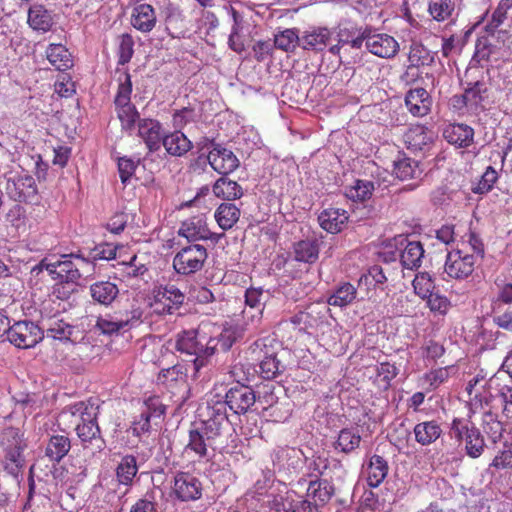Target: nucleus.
<instances>
[{"label":"nucleus","instance_id":"1","mask_svg":"<svg viewBox=\"0 0 512 512\" xmlns=\"http://www.w3.org/2000/svg\"><path fill=\"white\" fill-rule=\"evenodd\" d=\"M202 415L203 420L191 425L184 449L186 453H194L199 460L208 459L216 449H222L226 438L235 433L228 416L224 415L222 404L212 410L205 409Z\"/></svg>","mask_w":512,"mask_h":512},{"label":"nucleus","instance_id":"2","mask_svg":"<svg viewBox=\"0 0 512 512\" xmlns=\"http://www.w3.org/2000/svg\"><path fill=\"white\" fill-rule=\"evenodd\" d=\"M46 271L55 281L77 284L81 278H88L95 271L93 262L75 254L58 255L49 253L34 265V274Z\"/></svg>","mask_w":512,"mask_h":512},{"label":"nucleus","instance_id":"3","mask_svg":"<svg viewBox=\"0 0 512 512\" xmlns=\"http://www.w3.org/2000/svg\"><path fill=\"white\" fill-rule=\"evenodd\" d=\"M484 256V244L475 232H469L463 236L461 247L448 252L444 265V271L453 279H465L469 277L477 261Z\"/></svg>","mask_w":512,"mask_h":512},{"label":"nucleus","instance_id":"4","mask_svg":"<svg viewBox=\"0 0 512 512\" xmlns=\"http://www.w3.org/2000/svg\"><path fill=\"white\" fill-rule=\"evenodd\" d=\"M176 350L188 356H194L192 360L193 376L198 377L200 370L208 363L209 358L217 349V341L209 337L203 327L196 330H187L178 334Z\"/></svg>","mask_w":512,"mask_h":512},{"label":"nucleus","instance_id":"5","mask_svg":"<svg viewBox=\"0 0 512 512\" xmlns=\"http://www.w3.org/2000/svg\"><path fill=\"white\" fill-rule=\"evenodd\" d=\"M346 43L356 50L365 47L367 52L382 59H392L400 50V44L395 37L371 25L356 28V36Z\"/></svg>","mask_w":512,"mask_h":512},{"label":"nucleus","instance_id":"6","mask_svg":"<svg viewBox=\"0 0 512 512\" xmlns=\"http://www.w3.org/2000/svg\"><path fill=\"white\" fill-rule=\"evenodd\" d=\"M53 304L55 301L51 299L43 303L41 320L34 325V328L41 332L42 337L46 333L47 337L53 339L76 341V336H74L78 332L76 327L64 321L63 318H59L60 309L51 307Z\"/></svg>","mask_w":512,"mask_h":512},{"label":"nucleus","instance_id":"7","mask_svg":"<svg viewBox=\"0 0 512 512\" xmlns=\"http://www.w3.org/2000/svg\"><path fill=\"white\" fill-rule=\"evenodd\" d=\"M208 258L207 248L199 243L180 246L173 257V269L182 276H190L201 271Z\"/></svg>","mask_w":512,"mask_h":512},{"label":"nucleus","instance_id":"8","mask_svg":"<svg viewBox=\"0 0 512 512\" xmlns=\"http://www.w3.org/2000/svg\"><path fill=\"white\" fill-rule=\"evenodd\" d=\"M0 448L4 469L18 480L23 474L25 459L22 455L21 440L13 429H7L0 435Z\"/></svg>","mask_w":512,"mask_h":512},{"label":"nucleus","instance_id":"9","mask_svg":"<svg viewBox=\"0 0 512 512\" xmlns=\"http://www.w3.org/2000/svg\"><path fill=\"white\" fill-rule=\"evenodd\" d=\"M397 251H382L380 257L385 262L394 261L400 257L402 266L406 269H417L421 266L424 249L419 241H409L406 236L399 235L394 238Z\"/></svg>","mask_w":512,"mask_h":512},{"label":"nucleus","instance_id":"10","mask_svg":"<svg viewBox=\"0 0 512 512\" xmlns=\"http://www.w3.org/2000/svg\"><path fill=\"white\" fill-rule=\"evenodd\" d=\"M255 401L256 396L251 387L236 384L226 392L224 400H215L213 398L208 400L206 410H212L216 408V405L222 404L225 416H227V407L235 414L241 415L246 414L254 405Z\"/></svg>","mask_w":512,"mask_h":512},{"label":"nucleus","instance_id":"11","mask_svg":"<svg viewBox=\"0 0 512 512\" xmlns=\"http://www.w3.org/2000/svg\"><path fill=\"white\" fill-rule=\"evenodd\" d=\"M451 431L455 438L465 443V451L469 457L478 458L482 455L486 447L485 440L473 423L463 419H454Z\"/></svg>","mask_w":512,"mask_h":512},{"label":"nucleus","instance_id":"12","mask_svg":"<svg viewBox=\"0 0 512 512\" xmlns=\"http://www.w3.org/2000/svg\"><path fill=\"white\" fill-rule=\"evenodd\" d=\"M185 295L173 284L155 287L150 306L159 315L172 314L184 303Z\"/></svg>","mask_w":512,"mask_h":512},{"label":"nucleus","instance_id":"13","mask_svg":"<svg viewBox=\"0 0 512 512\" xmlns=\"http://www.w3.org/2000/svg\"><path fill=\"white\" fill-rule=\"evenodd\" d=\"M269 298V291L260 287H250L245 291V308L242 314L246 326L257 327L260 324Z\"/></svg>","mask_w":512,"mask_h":512},{"label":"nucleus","instance_id":"14","mask_svg":"<svg viewBox=\"0 0 512 512\" xmlns=\"http://www.w3.org/2000/svg\"><path fill=\"white\" fill-rule=\"evenodd\" d=\"M99 413V405L97 399L90 398L86 401H79L65 407L59 414L58 421L60 424L77 426V423L97 419Z\"/></svg>","mask_w":512,"mask_h":512},{"label":"nucleus","instance_id":"15","mask_svg":"<svg viewBox=\"0 0 512 512\" xmlns=\"http://www.w3.org/2000/svg\"><path fill=\"white\" fill-rule=\"evenodd\" d=\"M269 512H312V505L295 491L271 495L267 501Z\"/></svg>","mask_w":512,"mask_h":512},{"label":"nucleus","instance_id":"16","mask_svg":"<svg viewBox=\"0 0 512 512\" xmlns=\"http://www.w3.org/2000/svg\"><path fill=\"white\" fill-rule=\"evenodd\" d=\"M173 493L181 501H194L202 495V484L196 476L178 472L174 477Z\"/></svg>","mask_w":512,"mask_h":512},{"label":"nucleus","instance_id":"17","mask_svg":"<svg viewBox=\"0 0 512 512\" xmlns=\"http://www.w3.org/2000/svg\"><path fill=\"white\" fill-rule=\"evenodd\" d=\"M208 162L210 166L222 175H227L239 166V160L229 149L220 145H214L208 153Z\"/></svg>","mask_w":512,"mask_h":512},{"label":"nucleus","instance_id":"18","mask_svg":"<svg viewBox=\"0 0 512 512\" xmlns=\"http://www.w3.org/2000/svg\"><path fill=\"white\" fill-rule=\"evenodd\" d=\"M137 135L143 140L149 152L160 149L163 141L162 125L158 120L144 118L137 123Z\"/></svg>","mask_w":512,"mask_h":512},{"label":"nucleus","instance_id":"19","mask_svg":"<svg viewBox=\"0 0 512 512\" xmlns=\"http://www.w3.org/2000/svg\"><path fill=\"white\" fill-rule=\"evenodd\" d=\"M178 234L186 238L189 244L196 243L200 240H208L211 237L204 215L192 216L183 221Z\"/></svg>","mask_w":512,"mask_h":512},{"label":"nucleus","instance_id":"20","mask_svg":"<svg viewBox=\"0 0 512 512\" xmlns=\"http://www.w3.org/2000/svg\"><path fill=\"white\" fill-rule=\"evenodd\" d=\"M141 312L135 310L132 312L131 317L118 318L111 315L99 317L96 327L106 335L119 334L131 329L136 323L140 321Z\"/></svg>","mask_w":512,"mask_h":512},{"label":"nucleus","instance_id":"21","mask_svg":"<svg viewBox=\"0 0 512 512\" xmlns=\"http://www.w3.org/2000/svg\"><path fill=\"white\" fill-rule=\"evenodd\" d=\"M329 309L323 307L320 309L317 305H311L305 311H300L291 317L293 325L298 326L300 330L307 331L322 326L324 324L325 314Z\"/></svg>","mask_w":512,"mask_h":512},{"label":"nucleus","instance_id":"22","mask_svg":"<svg viewBox=\"0 0 512 512\" xmlns=\"http://www.w3.org/2000/svg\"><path fill=\"white\" fill-rule=\"evenodd\" d=\"M405 105L415 117L426 116L432 106V98L424 88L411 89L406 93Z\"/></svg>","mask_w":512,"mask_h":512},{"label":"nucleus","instance_id":"23","mask_svg":"<svg viewBox=\"0 0 512 512\" xmlns=\"http://www.w3.org/2000/svg\"><path fill=\"white\" fill-rule=\"evenodd\" d=\"M332 32L327 28H313L300 36V46L305 50L323 51L330 42Z\"/></svg>","mask_w":512,"mask_h":512},{"label":"nucleus","instance_id":"24","mask_svg":"<svg viewBox=\"0 0 512 512\" xmlns=\"http://www.w3.org/2000/svg\"><path fill=\"white\" fill-rule=\"evenodd\" d=\"M348 213L340 208H327L318 216L320 226L329 233H338L348 221Z\"/></svg>","mask_w":512,"mask_h":512},{"label":"nucleus","instance_id":"25","mask_svg":"<svg viewBox=\"0 0 512 512\" xmlns=\"http://www.w3.org/2000/svg\"><path fill=\"white\" fill-rule=\"evenodd\" d=\"M334 488L327 480H315L309 483L307 494L304 499H308L312 505V511L325 505L332 497Z\"/></svg>","mask_w":512,"mask_h":512},{"label":"nucleus","instance_id":"26","mask_svg":"<svg viewBox=\"0 0 512 512\" xmlns=\"http://www.w3.org/2000/svg\"><path fill=\"white\" fill-rule=\"evenodd\" d=\"M435 133L423 125L411 126L404 135L408 148L421 151L428 147L434 140Z\"/></svg>","mask_w":512,"mask_h":512},{"label":"nucleus","instance_id":"27","mask_svg":"<svg viewBox=\"0 0 512 512\" xmlns=\"http://www.w3.org/2000/svg\"><path fill=\"white\" fill-rule=\"evenodd\" d=\"M131 24L135 29L141 32H150L156 25L154 8L149 4L136 5L133 8Z\"/></svg>","mask_w":512,"mask_h":512},{"label":"nucleus","instance_id":"28","mask_svg":"<svg viewBox=\"0 0 512 512\" xmlns=\"http://www.w3.org/2000/svg\"><path fill=\"white\" fill-rule=\"evenodd\" d=\"M358 300V291L350 282L339 283L329 295L327 303L330 306L345 308Z\"/></svg>","mask_w":512,"mask_h":512},{"label":"nucleus","instance_id":"29","mask_svg":"<svg viewBox=\"0 0 512 512\" xmlns=\"http://www.w3.org/2000/svg\"><path fill=\"white\" fill-rule=\"evenodd\" d=\"M7 339L17 348L28 349L32 347V328L27 321H18L9 324Z\"/></svg>","mask_w":512,"mask_h":512},{"label":"nucleus","instance_id":"30","mask_svg":"<svg viewBox=\"0 0 512 512\" xmlns=\"http://www.w3.org/2000/svg\"><path fill=\"white\" fill-rule=\"evenodd\" d=\"M486 92L487 88L483 82L476 81L468 84L463 93L466 99L467 114H477L483 109Z\"/></svg>","mask_w":512,"mask_h":512},{"label":"nucleus","instance_id":"31","mask_svg":"<svg viewBox=\"0 0 512 512\" xmlns=\"http://www.w3.org/2000/svg\"><path fill=\"white\" fill-rule=\"evenodd\" d=\"M387 473V461L379 455H373L364 468L367 483L372 488L378 487L386 478Z\"/></svg>","mask_w":512,"mask_h":512},{"label":"nucleus","instance_id":"32","mask_svg":"<svg viewBox=\"0 0 512 512\" xmlns=\"http://www.w3.org/2000/svg\"><path fill=\"white\" fill-rule=\"evenodd\" d=\"M443 135L450 144L465 148L473 142L474 131L468 125L453 124L445 128Z\"/></svg>","mask_w":512,"mask_h":512},{"label":"nucleus","instance_id":"33","mask_svg":"<svg viewBox=\"0 0 512 512\" xmlns=\"http://www.w3.org/2000/svg\"><path fill=\"white\" fill-rule=\"evenodd\" d=\"M413 432L418 444L428 446L441 436L442 429L436 420H429L417 423Z\"/></svg>","mask_w":512,"mask_h":512},{"label":"nucleus","instance_id":"34","mask_svg":"<svg viewBox=\"0 0 512 512\" xmlns=\"http://www.w3.org/2000/svg\"><path fill=\"white\" fill-rule=\"evenodd\" d=\"M162 144L166 152L175 157L185 155L192 148V142L180 131H174L165 135Z\"/></svg>","mask_w":512,"mask_h":512},{"label":"nucleus","instance_id":"35","mask_svg":"<svg viewBox=\"0 0 512 512\" xmlns=\"http://www.w3.org/2000/svg\"><path fill=\"white\" fill-rule=\"evenodd\" d=\"M92 299L104 306L111 305L119 294L118 286L110 281H99L90 286Z\"/></svg>","mask_w":512,"mask_h":512},{"label":"nucleus","instance_id":"36","mask_svg":"<svg viewBox=\"0 0 512 512\" xmlns=\"http://www.w3.org/2000/svg\"><path fill=\"white\" fill-rule=\"evenodd\" d=\"M71 449V442L67 435L55 434L49 436L45 455L55 462L61 461Z\"/></svg>","mask_w":512,"mask_h":512},{"label":"nucleus","instance_id":"37","mask_svg":"<svg viewBox=\"0 0 512 512\" xmlns=\"http://www.w3.org/2000/svg\"><path fill=\"white\" fill-rule=\"evenodd\" d=\"M294 259L299 262L312 264L319 256V240L306 239L298 241L293 246Z\"/></svg>","mask_w":512,"mask_h":512},{"label":"nucleus","instance_id":"38","mask_svg":"<svg viewBox=\"0 0 512 512\" xmlns=\"http://www.w3.org/2000/svg\"><path fill=\"white\" fill-rule=\"evenodd\" d=\"M46 57L59 71H65L73 66L71 54L62 44H50L46 50Z\"/></svg>","mask_w":512,"mask_h":512},{"label":"nucleus","instance_id":"39","mask_svg":"<svg viewBox=\"0 0 512 512\" xmlns=\"http://www.w3.org/2000/svg\"><path fill=\"white\" fill-rule=\"evenodd\" d=\"M361 442V435L357 427L343 428L338 434L335 442V449L348 454L357 449Z\"/></svg>","mask_w":512,"mask_h":512},{"label":"nucleus","instance_id":"40","mask_svg":"<svg viewBox=\"0 0 512 512\" xmlns=\"http://www.w3.org/2000/svg\"><path fill=\"white\" fill-rule=\"evenodd\" d=\"M165 413V408L162 405L153 408L150 404H146L145 408L141 411L138 418L133 421L132 431L133 434L140 437L150 430V420L152 417H160Z\"/></svg>","mask_w":512,"mask_h":512},{"label":"nucleus","instance_id":"41","mask_svg":"<svg viewBox=\"0 0 512 512\" xmlns=\"http://www.w3.org/2000/svg\"><path fill=\"white\" fill-rule=\"evenodd\" d=\"M454 372H456L454 365L432 369L422 375L420 383L422 386H427L429 390H435L445 383Z\"/></svg>","mask_w":512,"mask_h":512},{"label":"nucleus","instance_id":"42","mask_svg":"<svg viewBox=\"0 0 512 512\" xmlns=\"http://www.w3.org/2000/svg\"><path fill=\"white\" fill-rule=\"evenodd\" d=\"M239 217L240 209L233 203H223L215 212V219L223 230L232 228L239 220Z\"/></svg>","mask_w":512,"mask_h":512},{"label":"nucleus","instance_id":"43","mask_svg":"<svg viewBox=\"0 0 512 512\" xmlns=\"http://www.w3.org/2000/svg\"><path fill=\"white\" fill-rule=\"evenodd\" d=\"M213 193L226 200L239 199L243 195L241 186L226 177L219 178L213 185Z\"/></svg>","mask_w":512,"mask_h":512},{"label":"nucleus","instance_id":"44","mask_svg":"<svg viewBox=\"0 0 512 512\" xmlns=\"http://www.w3.org/2000/svg\"><path fill=\"white\" fill-rule=\"evenodd\" d=\"M393 171L400 180L416 179L422 174L418 161L408 157H402L395 161Z\"/></svg>","mask_w":512,"mask_h":512},{"label":"nucleus","instance_id":"45","mask_svg":"<svg viewBox=\"0 0 512 512\" xmlns=\"http://www.w3.org/2000/svg\"><path fill=\"white\" fill-rule=\"evenodd\" d=\"M138 466L136 458L132 455L124 456L116 469L117 480L120 484L130 486L137 475Z\"/></svg>","mask_w":512,"mask_h":512},{"label":"nucleus","instance_id":"46","mask_svg":"<svg viewBox=\"0 0 512 512\" xmlns=\"http://www.w3.org/2000/svg\"><path fill=\"white\" fill-rule=\"evenodd\" d=\"M455 9L454 0H429L428 12L430 16L438 21L443 22L450 18Z\"/></svg>","mask_w":512,"mask_h":512},{"label":"nucleus","instance_id":"47","mask_svg":"<svg viewBox=\"0 0 512 512\" xmlns=\"http://www.w3.org/2000/svg\"><path fill=\"white\" fill-rule=\"evenodd\" d=\"M387 281V277L382 269L378 265L370 267L366 273L362 274L358 280V286L361 288L365 286L367 290H370V286L374 288H382V285Z\"/></svg>","mask_w":512,"mask_h":512},{"label":"nucleus","instance_id":"48","mask_svg":"<svg viewBox=\"0 0 512 512\" xmlns=\"http://www.w3.org/2000/svg\"><path fill=\"white\" fill-rule=\"evenodd\" d=\"M75 430L77 432L78 437L81 439L83 443L96 440L98 442L97 447L101 448L102 441L99 438L100 429L96 419H90V421H83L81 423H77Z\"/></svg>","mask_w":512,"mask_h":512},{"label":"nucleus","instance_id":"49","mask_svg":"<svg viewBox=\"0 0 512 512\" xmlns=\"http://www.w3.org/2000/svg\"><path fill=\"white\" fill-rule=\"evenodd\" d=\"M274 44L276 48L290 52L300 45V36L296 29H285L275 34Z\"/></svg>","mask_w":512,"mask_h":512},{"label":"nucleus","instance_id":"50","mask_svg":"<svg viewBox=\"0 0 512 512\" xmlns=\"http://www.w3.org/2000/svg\"><path fill=\"white\" fill-rule=\"evenodd\" d=\"M116 108L122 129L131 134L137 126L138 121L141 120L137 109L132 104Z\"/></svg>","mask_w":512,"mask_h":512},{"label":"nucleus","instance_id":"51","mask_svg":"<svg viewBox=\"0 0 512 512\" xmlns=\"http://www.w3.org/2000/svg\"><path fill=\"white\" fill-rule=\"evenodd\" d=\"M374 190V185L371 181L356 180L352 186L346 191L347 198L353 201H365L369 199Z\"/></svg>","mask_w":512,"mask_h":512},{"label":"nucleus","instance_id":"52","mask_svg":"<svg viewBox=\"0 0 512 512\" xmlns=\"http://www.w3.org/2000/svg\"><path fill=\"white\" fill-rule=\"evenodd\" d=\"M483 430L496 443L500 441L504 432V426L497 416L491 412L485 413L483 416Z\"/></svg>","mask_w":512,"mask_h":512},{"label":"nucleus","instance_id":"53","mask_svg":"<svg viewBox=\"0 0 512 512\" xmlns=\"http://www.w3.org/2000/svg\"><path fill=\"white\" fill-rule=\"evenodd\" d=\"M413 288L416 295L422 299H426L433 293L435 288L432 276L427 272L418 273L413 280Z\"/></svg>","mask_w":512,"mask_h":512},{"label":"nucleus","instance_id":"54","mask_svg":"<svg viewBox=\"0 0 512 512\" xmlns=\"http://www.w3.org/2000/svg\"><path fill=\"white\" fill-rule=\"evenodd\" d=\"M497 179V171L493 167L489 166L486 168L478 182L473 184L471 190L476 194L488 193L496 183Z\"/></svg>","mask_w":512,"mask_h":512},{"label":"nucleus","instance_id":"55","mask_svg":"<svg viewBox=\"0 0 512 512\" xmlns=\"http://www.w3.org/2000/svg\"><path fill=\"white\" fill-rule=\"evenodd\" d=\"M242 336L243 328L238 326H230L225 328L218 338H214L217 341V346L220 345L222 350L227 351Z\"/></svg>","mask_w":512,"mask_h":512},{"label":"nucleus","instance_id":"56","mask_svg":"<svg viewBox=\"0 0 512 512\" xmlns=\"http://www.w3.org/2000/svg\"><path fill=\"white\" fill-rule=\"evenodd\" d=\"M259 374L265 380H272L280 372V363L274 355L265 356L259 363Z\"/></svg>","mask_w":512,"mask_h":512},{"label":"nucleus","instance_id":"57","mask_svg":"<svg viewBox=\"0 0 512 512\" xmlns=\"http://www.w3.org/2000/svg\"><path fill=\"white\" fill-rule=\"evenodd\" d=\"M132 93V82L129 74H125L120 81L118 91L115 97L116 107L131 105L130 98Z\"/></svg>","mask_w":512,"mask_h":512},{"label":"nucleus","instance_id":"58","mask_svg":"<svg viewBox=\"0 0 512 512\" xmlns=\"http://www.w3.org/2000/svg\"><path fill=\"white\" fill-rule=\"evenodd\" d=\"M52 24L51 14L42 6H34V31H49Z\"/></svg>","mask_w":512,"mask_h":512},{"label":"nucleus","instance_id":"59","mask_svg":"<svg viewBox=\"0 0 512 512\" xmlns=\"http://www.w3.org/2000/svg\"><path fill=\"white\" fill-rule=\"evenodd\" d=\"M140 163V159L134 160L128 157H121L118 160V171L122 183H127L130 178L134 175L137 166Z\"/></svg>","mask_w":512,"mask_h":512},{"label":"nucleus","instance_id":"60","mask_svg":"<svg viewBox=\"0 0 512 512\" xmlns=\"http://www.w3.org/2000/svg\"><path fill=\"white\" fill-rule=\"evenodd\" d=\"M134 53V41L131 35L123 34L120 37L118 54H119V63L124 65L128 63Z\"/></svg>","mask_w":512,"mask_h":512},{"label":"nucleus","instance_id":"61","mask_svg":"<svg viewBox=\"0 0 512 512\" xmlns=\"http://www.w3.org/2000/svg\"><path fill=\"white\" fill-rule=\"evenodd\" d=\"M490 467L497 470L512 468V445H504V448L493 458Z\"/></svg>","mask_w":512,"mask_h":512},{"label":"nucleus","instance_id":"62","mask_svg":"<svg viewBox=\"0 0 512 512\" xmlns=\"http://www.w3.org/2000/svg\"><path fill=\"white\" fill-rule=\"evenodd\" d=\"M426 299L428 307L434 313L445 315L450 308L448 298L438 293H432Z\"/></svg>","mask_w":512,"mask_h":512},{"label":"nucleus","instance_id":"63","mask_svg":"<svg viewBox=\"0 0 512 512\" xmlns=\"http://www.w3.org/2000/svg\"><path fill=\"white\" fill-rule=\"evenodd\" d=\"M444 353V346L434 340L426 341L422 347L423 357L429 361H437Z\"/></svg>","mask_w":512,"mask_h":512},{"label":"nucleus","instance_id":"64","mask_svg":"<svg viewBox=\"0 0 512 512\" xmlns=\"http://www.w3.org/2000/svg\"><path fill=\"white\" fill-rule=\"evenodd\" d=\"M429 58L428 51L423 47V45L418 43H413L410 47L408 59L411 65L419 66L427 63Z\"/></svg>","mask_w":512,"mask_h":512}]
</instances>
